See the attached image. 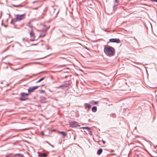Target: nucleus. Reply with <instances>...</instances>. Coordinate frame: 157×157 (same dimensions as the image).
I'll return each instance as SVG.
<instances>
[{"instance_id": "obj_1", "label": "nucleus", "mask_w": 157, "mask_h": 157, "mask_svg": "<svg viewBox=\"0 0 157 157\" xmlns=\"http://www.w3.org/2000/svg\"><path fill=\"white\" fill-rule=\"evenodd\" d=\"M26 14L24 13L22 14H17L15 15V19L14 22H16L17 21H20L24 19L25 18Z\"/></svg>"}, {"instance_id": "obj_2", "label": "nucleus", "mask_w": 157, "mask_h": 157, "mask_svg": "<svg viewBox=\"0 0 157 157\" xmlns=\"http://www.w3.org/2000/svg\"><path fill=\"white\" fill-rule=\"evenodd\" d=\"M70 127L71 128H75L77 127H79L80 125L78 124V122L76 121H71L70 123Z\"/></svg>"}, {"instance_id": "obj_3", "label": "nucleus", "mask_w": 157, "mask_h": 157, "mask_svg": "<svg viewBox=\"0 0 157 157\" xmlns=\"http://www.w3.org/2000/svg\"><path fill=\"white\" fill-rule=\"evenodd\" d=\"M111 48H113L112 47H107L105 48V51L107 52L109 55L113 56L114 54L113 51L112 50Z\"/></svg>"}, {"instance_id": "obj_4", "label": "nucleus", "mask_w": 157, "mask_h": 157, "mask_svg": "<svg viewBox=\"0 0 157 157\" xmlns=\"http://www.w3.org/2000/svg\"><path fill=\"white\" fill-rule=\"evenodd\" d=\"M40 86H32V87H30L29 89H28V92L29 93H30L31 92H32L34 90H36Z\"/></svg>"}, {"instance_id": "obj_5", "label": "nucleus", "mask_w": 157, "mask_h": 157, "mask_svg": "<svg viewBox=\"0 0 157 157\" xmlns=\"http://www.w3.org/2000/svg\"><path fill=\"white\" fill-rule=\"evenodd\" d=\"M109 41L112 43H120V40L118 38H111L109 39Z\"/></svg>"}, {"instance_id": "obj_6", "label": "nucleus", "mask_w": 157, "mask_h": 157, "mask_svg": "<svg viewBox=\"0 0 157 157\" xmlns=\"http://www.w3.org/2000/svg\"><path fill=\"white\" fill-rule=\"evenodd\" d=\"M84 108L85 109H87V110H89L91 108V105L89 104L85 103L84 104Z\"/></svg>"}, {"instance_id": "obj_7", "label": "nucleus", "mask_w": 157, "mask_h": 157, "mask_svg": "<svg viewBox=\"0 0 157 157\" xmlns=\"http://www.w3.org/2000/svg\"><path fill=\"white\" fill-rule=\"evenodd\" d=\"M30 37L32 38H35V33L33 32V29H31V31L30 33Z\"/></svg>"}, {"instance_id": "obj_8", "label": "nucleus", "mask_w": 157, "mask_h": 157, "mask_svg": "<svg viewBox=\"0 0 157 157\" xmlns=\"http://www.w3.org/2000/svg\"><path fill=\"white\" fill-rule=\"evenodd\" d=\"M43 28L44 30V32L46 33L47 30L49 28L50 26H48L47 27L46 25L45 24H43Z\"/></svg>"}, {"instance_id": "obj_9", "label": "nucleus", "mask_w": 157, "mask_h": 157, "mask_svg": "<svg viewBox=\"0 0 157 157\" xmlns=\"http://www.w3.org/2000/svg\"><path fill=\"white\" fill-rule=\"evenodd\" d=\"M46 99L45 98L41 97H40V101L42 103L46 102Z\"/></svg>"}, {"instance_id": "obj_10", "label": "nucleus", "mask_w": 157, "mask_h": 157, "mask_svg": "<svg viewBox=\"0 0 157 157\" xmlns=\"http://www.w3.org/2000/svg\"><path fill=\"white\" fill-rule=\"evenodd\" d=\"M114 0V4L113 6V8H114V7L117 6L119 3V0Z\"/></svg>"}, {"instance_id": "obj_11", "label": "nucleus", "mask_w": 157, "mask_h": 157, "mask_svg": "<svg viewBox=\"0 0 157 157\" xmlns=\"http://www.w3.org/2000/svg\"><path fill=\"white\" fill-rule=\"evenodd\" d=\"M102 149L101 148H100L97 151V154L98 155H100L102 153Z\"/></svg>"}, {"instance_id": "obj_12", "label": "nucleus", "mask_w": 157, "mask_h": 157, "mask_svg": "<svg viewBox=\"0 0 157 157\" xmlns=\"http://www.w3.org/2000/svg\"><path fill=\"white\" fill-rule=\"evenodd\" d=\"M98 103V101H92L90 102V103L92 105H96Z\"/></svg>"}, {"instance_id": "obj_13", "label": "nucleus", "mask_w": 157, "mask_h": 157, "mask_svg": "<svg viewBox=\"0 0 157 157\" xmlns=\"http://www.w3.org/2000/svg\"><path fill=\"white\" fill-rule=\"evenodd\" d=\"M97 107L95 106H94L92 107V111L94 113H95L97 111Z\"/></svg>"}, {"instance_id": "obj_14", "label": "nucleus", "mask_w": 157, "mask_h": 157, "mask_svg": "<svg viewBox=\"0 0 157 157\" xmlns=\"http://www.w3.org/2000/svg\"><path fill=\"white\" fill-rule=\"evenodd\" d=\"M47 155V154L45 153H40L39 155L40 156H43V157H46Z\"/></svg>"}, {"instance_id": "obj_15", "label": "nucleus", "mask_w": 157, "mask_h": 157, "mask_svg": "<svg viewBox=\"0 0 157 157\" xmlns=\"http://www.w3.org/2000/svg\"><path fill=\"white\" fill-rule=\"evenodd\" d=\"M59 132L62 134L63 137H65V136L67 135V133L64 131H60Z\"/></svg>"}, {"instance_id": "obj_16", "label": "nucleus", "mask_w": 157, "mask_h": 157, "mask_svg": "<svg viewBox=\"0 0 157 157\" xmlns=\"http://www.w3.org/2000/svg\"><path fill=\"white\" fill-rule=\"evenodd\" d=\"M67 84H65V85H60L59 86H58V87H56V88H61V87H64V86H66V87H67Z\"/></svg>"}, {"instance_id": "obj_17", "label": "nucleus", "mask_w": 157, "mask_h": 157, "mask_svg": "<svg viewBox=\"0 0 157 157\" xmlns=\"http://www.w3.org/2000/svg\"><path fill=\"white\" fill-rule=\"evenodd\" d=\"M45 78V77H43V78H41L37 82H36V83H38V82H40L41 81H42Z\"/></svg>"}, {"instance_id": "obj_18", "label": "nucleus", "mask_w": 157, "mask_h": 157, "mask_svg": "<svg viewBox=\"0 0 157 157\" xmlns=\"http://www.w3.org/2000/svg\"><path fill=\"white\" fill-rule=\"evenodd\" d=\"M21 96L23 97H25L26 95H25V93H21L20 94Z\"/></svg>"}, {"instance_id": "obj_19", "label": "nucleus", "mask_w": 157, "mask_h": 157, "mask_svg": "<svg viewBox=\"0 0 157 157\" xmlns=\"http://www.w3.org/2000/svg\"><path fill=\"white\" fill-rule=\"evenodd\" d=\"M22 155L20 153H18V154H15L14 155V156L15 157L17 156H21L22 157Z\"/></svg>"}, {"instance_id": "obj_20", "label": "nucleus", "mask_w": 157, "mask_h": 157, "mask_svg": "<svg viewBox=\"0 0 157 157\" xmlns=\"http://www.w3.org/2000/svg\"><path fill=\"white\" fill-rule=\"evenodd\" d=\"M27 99V98H19V100L21 101H25Z\"/></svg>"}, {"instance_id": "obj_21", "label": "nucleus", "mask_w": 157, "mask_h": 157, "mask_svg": "<svg viewBox=\"0 0 157 157\" xmlns=\"http://www.w3.org/2000/svg\"><path fill=\"white\" fill-rule=\"evenodd\" d=\"M13 6L14 7H20L21 6V5H13Z\"/></svg>"}, {"instance_id": "obj_22", "label": "nucleus", "mask_w": 157, "mask_h": 157, "mask_svg": "<svg viewBox=\"0 0 157 157\" xmlns=\"http://www.w3.org/2000/svg\"><path fill=\"white\" fill-rule=\"evenodd\" d=\"M45 33L44 32V33H43L42 34H41V36H42V37H44L45 35H46V33Z\"/></svg>"}, {"instance_id": "obj_23", "label": "nucleus", "mask_w": 157, "mask_h": 157, "mask_svg": "<svg viewBox=\"0 0 157 157\" xmlns=\"http://www.w3.org/2000/svg\"><path fill=\"white\" fill-rule=\"evenodd\" d=\"M83 128V129H86H86L88 130L89 129V127H82V128Z\"/></svg>"}, {"instance_id": "obj_24", "label": "nucleus", "mask_w": 157, "mask_h": 157, "mask_svg": "<svg viewBox=\"0 0 157 157\" xmlns=\"http://www.w3.org/2000/svg\"><path fill=\"white\" fill-rule=\"evenodd\" d=\"M14 19H12V20H11V22H10V23H11V24H13V22H14V23H15V22H14Z\"/></svg>"}, {"instance_id": "obj_25", "label": "nucleus", "mask_w": 157, "mask_h": 157, "mask_svg": "<svg viewBox=\"0 0 157 157\" xmlns=\"http://www.w3.org/2000/svg\"><path fill=\"white\" fill-rule=\"evenodd\" d=\"M39 1L38 0H36L35 1H33L32 2V3L33 4H34V3H36V2H38Z\"/></svg>"}, {"instance_id": "obj_26", "label": "nucleus", "mask_w": 157, "mask_h": 157, "mask_svg": "<svg viewBox=\"0 0 157 157\" xmlns=\"http://www.w3.org/2000/svg\"><path fill=\"white\" fill-rule=\"evenodd\" d=\"M88 133L90 135H92V131L90 130L88 132Z\"/></svg>"}, {"instance_id": "obj_27", "label": "nucleus", "mask_w": 157, "mask_h": 157, "mask_svg": "<svg viewBox=\"0 0 157 157\" xmlns=\"http://www.w3.org/2000/svg\"><path fill=\"white\" fill-rule=\"evenodd\" d=\"M35 40V38H32V39H31L30 40V41H34Z\"/></svg>"}, {"instance_id": "obj_28", "label": "nucleus", "mask_w": 157, "mask_h": 157, "mask_svg": "<svg viewBox=\"0 0 157 157\" xmlns=\"http://www.w3.org/2000/svg\"><path fill=\"white\" fill-rule=\"evenodd\" d=\"M44 92V91L43 90H41L40 92V93L41 94Z\"/></svg>"}, {"instance_id": "obj_29", "label": "nucleus", "mask_w": 157, "mask_h": 157, "mask_svg": "<svg viewBox=\"0 0 157 157\" xmlns=\"http://www.w3.org/2000/svg\"><path fill=\"white\" fill-rule=\"evenodd\" d=\"M102 143H103V144H105V141L103 140H102Z\"/></svg>"}, {"instance_id": "obj_30", "label": "nucleus", "mask_w": 157, "mask_h": 157, "mask_svg": "<svg viewBox=\"0 0 157 157\" xmlns=\"http://www.w3.org/2000/svg\"><path fill=\"white\" fill-rule=\"evenodd\" d=\"M149 0L153 2H155L156 0Z\"/></svg>"}, {"instance_id": "obj_31", "label": "nucleus", "mask_w": 157, "mask_h": 157, "mask_svg": "<svg viewBox=\"0 0 157 157\" xmlns=\"http://www.w3.org/2000/svg\"><path fill=\"white\" fill-rule=\"evenodd\" d=\"M41 134L42 135H44V133L43 131L41 132Z\"/></svg>"}, {"instance_id": "obj_32", "label": "nucleus", "mask_w": 157, "mask_h": 157, "mask_svg": "<svg viewBox=\"0 0 157 157\" xmlns=\"http://www.w3.org/2000/svg\"><path fill=\"white\" fill-rule=\"evenodd\" d=\"M88 132L90 131V128L89 127V129H86V130Z\"/></svg>"}, {"instance_id": "obj_33", "label": "nucleus", "mask_w": 157, "mask_h": 157, "mask_svg": "<svg viewBox=\"0 0 157 157\" xmlns=\"http://www.w3.org/2000/svg\"><path fill=\"white\" fill-rule=\"evenodd\" d=\"M29 95V94L27 93H25V95H26V96H27Z\"/></svg>"}, {"instance_id": "obj_34", "label": "nucleus", "mask_w": 157, "mask_h": 157, "mask_svg": "<svg viewBox=\"0 0 157 157\" xmlns=\"http://www.w3.org/2000/svg\"><path fill=\"white\" fill-rule=\"evenodd\" d=\"M39 37H42V36H41V34H40V35L39 36Z\"/></svg>"}, {"instance_id": "obj_35", "label": "nucleus", "mask_w": 157, "mask_h": 157, "mask_svg": "<svg viewBox=\"0 0 157 157\" xmlns=\"http://www.w3.org/2000/svg\"><path fill=\"white\" fill-rule=\"evenodd\" d=\"M48 143V144L49 145H50V146H52V147H53V145H52L51 144H50L49 143Z\"/></svg>"}, {"instance_id": "obj_36", "label": "nucleus", "mask_w": 157, "mask_h": 157, "mask_svg": "<svg viewBox=\"0 0 157 157\" xmlns=\"http://www.w3.org/2000/svg\"><path fill=\"white\" fill-rule=\"evenodd\" d=\"M63 66V65H60L59 67H62Z\"/></svg>"}, {"instance_id": "obj_37", "label": "nucleus", "mask_w": 157, "mask_h": 157, "mask_svg": "<svg viewBox=\"0 0 157 157\" xmlns=\"http://www.w3.org/2000/svg\"><path fill=\"white\" fill-rule=\"evenodd\" d=\"M136 156H137V157H140L138 155H137Z\"/></svg>"}, {"instance_id": "obj_38", "label": "nucleus", "mask_w": 157, "mask_h": 157, "mask_svg": "<svg viewBox=\"0 0 157 157\" xmlns=\"http://www.w3.org/2000/svg\"><path fill=\"white\" fill-rule=\"evenodd\" d=\"M37 8H34L33 9V10H35V9H37Z\"/></svg>"}, {"instance_id": "obj_39", "label": "nucleus", "mask_w": 157, "mask_h": 157, "mask_svg": "<svg viewBox=\"0 0 157 157\" xmlns=\"http://www.w3.org/2000/svg\"><path fill=\"white\" fill-rule=\"evenodd\" d=\"M33 45H37V44H33Z\"/></svg>"}, {"instance_id": "obj_40", "label": "nucleus", "mask_w": 157, "mask_h": 157, "mask_svg": "<svg viewBox=\"0 0 157 157\" xmlns=\"http://www.w3.org/2000/svg\"><path fill=\"white\" fill-rule=\"evenodd\" d=\"M75 136H74V140H75Z\"/></svg>"}, {"instance_id": "obj_41", "label": "nucleus", "mask_w": 157, "mask_h": 157, "mask_svg": "<svg viewBox=\"0 0 157 157\" xmlns=\"http://www.w3.org/2000/svg\"><path fill=\"white\" fill-rule=\"evenodd\" d=\"M62 36H65V35H64L63 34V35H62Z\"/></svg>"}, {"instance_id": "obj_42", "label": "nucleus", "mask_w": 157, "mask_h": 157, "mask_svg": "<svg viewBox=\"0 0 157 157\" xmlns=\"http://www.w3.org/2000/svg\"><path fill=\"white\" fill-rule=\"evenodd\" d=\"M155 2H157V0H155Z\"/></svg>"}, {"instance_id": "obj_43", "label": "nucleus", "mask_w": 157, "mask_h": 157, "mask_svg": "<svg viewBox=\"0 0 157 157\" xmlns=\"http://www.w3.org/2000/svg\"><path fill=\"white\" fill-rule=\"evenodd\" d=\"M22 157H24V156H23V155H22Z\"/></svg>"}, {"instance_id": "obj_44", "label": "nucleus", "mask_w": 157, "mask_h": 157, "mask_svg": "<svg viewBox=\"0 0 157 157\" xmlns=\"http://www.w3.org/2000/svg\"><path fill=\"white\" fill-rule=\"evenodd\" d=\"M62 89H64V88H62Z\"/></svg>"}]
</instances>
